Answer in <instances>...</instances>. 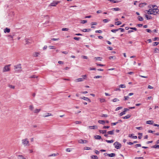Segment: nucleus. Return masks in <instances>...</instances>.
I'll return each instance as SVG.
<instances>
[{
	"mask_svg": "<svg viewBox=\"0 0 159 159\" xmlns=\"http://www.w3.org/2000/svg\"><path fill=\"white\" fill-rule=\"evenodd\" d=\"M22 143L25 146H28L30 145L29 144V141L28 140V139H23L22 140Z\"/></svg>",
	"mask_w": 159,
	"mask_h": 159,
	"instance_id": "obj_3",
	"label": "nucleus"
},
{
	"mask_svg": "<svg viewBox=\"0 0 159 159\" xmlns=\"http://www.w3.org/2000/svg\"><path fill=\"white\" fill-rule=\"evenodd\" d=\"M81 123V122L79 121H76L75 122V123L76 124H80Z\"/></svg>",
	"mask_w": 159,
	"mask_h": 159,
	"instance_id": "obj_53",
	"label": "nucleus"
},
{
	"mask_svg": "<svg viewBox=\"0 0 159 159\" xmlns=\"http://www.w3.org/2000/svg\"><path fill=\"white\" fill-rule=\"evenodd\" d=\"M100 101L101 102H106V100L104 99L103 98H100Z\"/></svg>",
	"mask_w": 159,
	"mask_h": 159,
	"instance_id": "obj_29",
	"label": "nucleus"
},
{
	"mask_svg": "<svg viewBox=\"0 0 159 159\" xmlns=\"http://www.w3.org/2000/svg\"><path fill=\"white\" fill-rule=\"evenodd\" d=\"M94 138L97 139H101L102 140H103L102 139H101V137L98 135H96L94 136Z\"/></svg>",
	"mask_w": 159,
	"mask_h": 159,
	"instance_id": "obj_15",
	"label": "nucleus"
},
{
	"mask_svg": "<svg viewBox=\"0 0 159 159\" xmlns=\"http://www.w3.org/2000/svg\"><path fill=\"white\" fill-rule=\"evenodd\" d=\"M147 3H140L139 4V7H143L144 6L147 5Z\"/></svg>",
	"mask_w": 159,
	"mask_h": 159,
	"instance_id": "obj_10",
	"label": "nucleus"
},
{
	"mask_svg": "<svg viewBox=\"0 0 159 159\" xmlns=\"http://www.w3.org/2000/svg\"><path fill=\"white\" fill-rule=\"evenodd\" d=\"M159 43L158 42H155L153 43V46H157V45Z\"/></svg>",
	"mask_w": 159,
	"mask_h": 159,
	"instance_id": "obj_36",
	"label": "nucleus"
},
{
	"mask_svg": "<svg viewBox=\"0 0 159 159\" xmlns=\"http://www.w3.org/2000/svg\"><path fill=\"white\" fill-rule=\"evenodd\" d=\"M97 22H92L91 23V25H97Z\"/></svg>",
	"mask_w": 159,
	"mask_h": 159,
	"instance_id": "obj_58",
	"label": "nucleus"
},
{
	"mask_svg": "<svg viewBox=\"0 0 159 159\" xmlns=\"http://www.w3.org/2000/svg\"><path fill=\"white\" fill-rule=\"evenodd\" d=\"M80 98L83 99L85 100L89 101V102H91V100L88 98L85 97H80Z\"/></svg>",
	"mask_w": 159,
	"mask_h": 159,
	"instance_id": "obj_8",
	"label": "nucleus"
},
{
	"mask_svg": "<svg viewBox=\"0 0 159 159\" xmlns=\"http://www.w3.org/2000/svg\"><path fill=\"white\" fill-rule=\"evenodd\" d=\"M94 152L97 154H98L99 153V152L97 150H95Z\"/></svg>",
	"mask_w": 159,
	"mask_h": 159,
	"instance_id": "obj_49",
	"label": "nucleus"
},
{
	"mask_svg": "<svg viewBox=\"0 0 159 159\" xmlns=\"http://www.w3.org/2000/svg\"><path fill=\"white\" fill-rule=\"evenodd\" d=\"M103 21L104 22V23H107L108 22V20L107 19H104L103 20Z\"/></svg>",
	"mask_w": 159,
	"mask_h": 159,
	"instance_id": "obj_63",
	"label": "nucleus"
},
{
	"mask_svg": "<svg viewBox=\"0 0 159 159\" xmlns=\"http://www.w3.org/2000/svg\"><path fill=\"white\" fill-rule=\"evenodd\" d=\"M95 32L96 33H102V31L101 30H96Z\"/></svg>",
	"mask_w": 159,
	"mask_h": 159,
	"instance_id": "obj_45",
	"label": "nucleus"
},
{
	"mask_svg": "<svg viewBox=\"0 0 159 159\" xmlns=\"http://www.w3.org/2000/svg\"><path fill=\"white\" fill-rule=\"evenodd\" d=\"M25 40L26 42V44H28L30 43V42L29 41V39H26Z\"/></svg>",
	"mask_w": 159,
	"mask_h": 159,
	"instance_id": "obj_34",
	"label": "nucleus"
},
{
	"mask_svg": "<svg viewBox=\"0 0 159 159\" xmlns=\"http://www.w3.org/2000/svg\"><path fill=\"white\" fill-rule=\"evenodd\" d=\"M99 131L100 133H102V134H105L106 133L107 130H99Z\"/></svg>",
	"mask_w": 159,
	"mask_h": 159,
	"instance_id": "obj_19",
	"label": "nucleus"
},
{
	"mask_svg": "<svg viewBox=\"0 0 159 159\" xmlns=\"http://www.w3.org/2000/svg\"><path fill=\"white\" fill-rule=\"evenodd\" d=\"M138 19L139 21H142L143 20V18L142 17L140 16H138Z\"/></svg>",
	"mask_w": 159,
	"mask_h": 159,
	"instance_id": "obj_27",
	"label": "nucleus"
},
{
	"mask_svg": "<svg viewBox=\"0 0 159 159\" xmlns=\"http://www.w3.org/2000/svg\"><path fill=\"white\" fill-rule=\"evenodd\" d=\"M145 16L147 20H149V17L148 15L147 14H145Z\"/></svg>",
	"mask_w": 159,
	"mask_h": 159,
	"instance_id": "obj_64",
	"label": "nucleus"
},
{
	"mask_svg": "<svg viewBox=\"0 0 159 159\" xmlns=\"http://www.w3.org/2000/svg\"><path fill=\"white\" fill-rule=\"evenodd\" d=\"M107 156L110 157H113L116 156V154L115 153H112L107 154Z\"/></svg>",
	"mask_w": 159,
	"mask_h": 159,
	"instance_id": "obj_13",
	"label": "nucleus"
},
{
	"mask_svg": "<svg viewBox=\"0 0 159 159\" xmlns=\"http://www.w3.org/2000/svg\"><path fill=\"white\" fill-rule=\"evenodd\" d=\"M39 54V53L37 52H35L33 54V56L35 57H37L38 56V55Z\"/></svg>",
	"mask_w": 159,
	"mask_h": 159,
	"instance_id": "obj_30",
	"label": "nucleus"
},
{
	"mask_svg": "<svg viewBox=\"0 0 159 159\" xmlns=\"http://www.w3.org/2000/svg\"><path fill=\"white\" fill-rule=\"evenodd\" d=\"M130 29L134 30L135 31H136L137 30V29L135 27H130Z\"/></svg>",
	"mask_w": 159,
	"mask_h": 159,
	"instance_id": "obj_56",
	"label": "nucleus"
},
{
	"mask_svg": "<svg viewBox=\"0 0 159 159\" xmlns=\"http://www.w3.org/2000/svg\"><path fill=\"white\" fill-rule=\"evenodd\" d=\"M78 142L80 143L84 144L87 143L88 141L87 140H86L80 139L78 140Z\"/></svg>",
	"mask_w": 159,
	"mask_h": 159,
	"instance_id": "obj_6",
	"label": "nucleus"
},
{
	"mask_svg": "<svg viewBox=\"0 0 159 159\" xmlns=\"http://www.w3.org/2000/svg\"><path fill=\"white\" fill-rule=\"evenodd\" d=\"M81 39L80 37H74L73 39L75 40H79Z\"/></svg>",
	"mask_w": 159,
	"mask_h": 159,
	"instance_id": "obj_43",
	"label": "nucleus"
},
{
	"mask_svg": "<svg viewBox=\"0 0 159 159\" xmlns=\"http://www.w3.org/2000/svg\"><path fill=\"white\" fill-rule=\"evenodd\" d=\"M131 116L129 115H127L123 117L122 118L124 119H127L129 118Z\"/></svg>",
	"mask_w": 159,
	"mask_h": 159,
	"instance_id": "obj_21",
	"label": "nucleus"
},
{
	"mask_svg": "<svg viewBox=\"0 0 159 159\" xmlns=\"http://www.w3.org/2000/svg\"><path fill=\"white\" fill-rule=\"evenodd\" d=\"M87 22V21L86 20H81V23L82 24H84L86 23Z\"/></svg>",
	"mask_w": 159,
	"mask_h": 159,
	"instance_id": "obj_47",
	"label": "nucleus"
},
{
	"mask_svg": "<svg viewBox=\"0 0 159 159\" xmlns=\"http://www.w3.org/2000/svg\"><path fill=\"white\" fill-rule=\"evenodd\" d=\"M88 127L91 129H96L98 128V126L96 125L89 126Z\"/></svg>",
	"mask_w": 159,
	"mask_h": 159,
	"instance_id": "obj_9",
	"label": "nucleus"
},
{
	"mask_svg": "<svg viewBox=\"0 0 159 159\" xmlns=\"http://www.w3.org/2000/svg\"><path fill=\"white\" fill-rule=\"evenodd\" d=\"M82 57L83 59H88V57L87 56H82Z\"/></svg>",
	"mask_w": 159,
	"mask_h": 159,
	"instance_id": "obj_62",
	"label": "nucleus"
},
{
	"mask_svg": "<svg viewBox=\"0 0 159 159\" xmlns=\"http://www.w3.org/2000/svg\"><path fill=\"white\" fill-rule=\"evenodd\" d=\"M114 130L108 131L107 132V134H108L113 135L114 134Z\"/></svg>",
	"mask_w": 159,
	"mask_h": 159,
	"instance_id": "obj_17",
	"label": "nucleus"
},
{
	"mask_svg": "<svg viewBox=\"0 0 159 159\" xmlns=\"http://www.w3.org/2000/svg\"><path fill=\"white\" fill-rule=\"evenodd\" d=\"M52 115L51 113H47L45 115L43 116L44 117H46L49 116H52Z\"/></svg>",
	"mask_w": 159,
	"mask_h": 159,
	"instance_id": "obj_23",
	"label": "nucleus"
},
{
	"mask_svg": "<svg viewBox=\"0 0 159 159\" xmlns=\"http://www.w3.org/2000/svg\"><path fill=\"white\" fill-rule=\"evenodd\" d=\"M157 14H159V9H158L157 6L155 5H150V15H156Z\"/></svg>",
	"mask_w": 159,
	"mask_h": 159,
	"instance_id": "obj_1",
	"label": "nucleus"
},
{
	"mask_svg": "<svg viewBox=\"0 0 159 159\" xmlns=\"http://www.w3.org/2000/svg\"><path fill=\"white\" fill-rule=\"evenodd\" d=\"M18 159H26L23 156L21 155L18 156Z\"/></svg>",
	"mask_w": 159,
	"mask_h": 159,
	"instance_id": "obj_20",
	"label": "nucleus"
},
{
	"mask_svg": "<svg viewBox=\"0 0 159 159\" xmlns=\"http://www.w3.org/2000/svg\"><path fill=\"white\" fill-rule=\"evenodd\" d=\"M10 29L8 28H6L5 29H4V32L5 33H9L10 32Z\"/></svg>",
	"mask_w": 159,
	"mask_h": 159,
	"instance_id": "obj_12",
	"label": "nucleus"
},
{
	"mask_svg": "<svg viewBox=\"0 0 159 159\" xmlns=\"http://www.w3.org/2000/svg\"><path fill=\"white\" fill-rule=\"evenodd\" d=\"M96 68H94V67H93V68H92V67H90V68H89V70H96Z\"/></svg>",
	"mask_w": 159,
	"mask_h": 159,
	"instance_id": "obj_61",
	"label": "nucleus"
},
{
	"mask_svg": "<svg viewBox=\"0 0 159 159\" xmlns=\"http://www.w3.org/2000/svg\"><path fill=\"white\" fill-rule=\"evenodd\" d=\"M9 66V65L5 66L3 70V72L9 71L10 70Z\"/></svg>",
	"mask_w": 159,
	"mask_h": 159,
	"instance_id": "obj_5",
	"label": "nucleus"
},
{
	"mask_svg": "<svg viewBox=\"0 0 159 159\" xmlns=\"http://www.w3.org/2000/svg\"><path fill=\"white\" fill-rule=\"evenodd\" d=\"M58 154V153L56 154V153H53L52 155H50L49 156V157H51V156H56Z\"/></svg>",
	"mask_w": 159,
	"mask_h": 159,
	"instance_id": "obj_38",
	"label": "nucleus"
},
{
	"mask_svg": "<svg viewBox=\"0 0 159 159\" xmlns=\"http://www.w3.org/2000/svg\"><path fill=\"white\" fill-rule=\"evenodd\" d=\"M113 145L114 146L115 148L117 149H120L122 147L121 144L117 141L115 142Z\"/></svg>",
	"mask_w": 159,
	"mask_h": 159,
	"instance_id": "obj_2",
	"label": "nucleus"
},
{
	"mask_svg": "<svg viewBox=\"0 0 159 159\" xmlns=\"http://www.w3.org/2000/svg\"><path fill=\"white\" fill-rule=\"evenodd\" d=\"M122 107H118L117 108H116V110L115 111H117L119 110L120 109H121L122 108Z\"/></svg>",
	"mask_w": 159,
	"mask_h": 159,
	"instance_id": "obj_39",
	"label": "nucleus"
},
{
	"mask_svg": "<svg viewBox=\"0 0 159 159\" xmlns=\"http://www.w3.org/2000/svg\"><path fill=\"white\" fill-rule=\"evenodd\" d=\"M40 111V109H36L34 110V113H38V112H39Z\"/></svg>",
	"mask_w": 159,
	"mask_h": 159,
	"instance_id": "obj_28",
	"label": "nucleus"
},
{
	"mask_svg": "<svg viewBox=\"0 0 159 159\" xmlns=\"http://www.w3.org/2000/svg\"><path fill=\"white\" fill-rule=\"evenodd\" d=\"M111 32H112L113 33H115L116 31H118L117 29H115V30H111Z\"/></svg>",
	"mask_w": 159,
	"mask_h": 159,
	"instance_id": "obj_44",
	"label": "nucleus"
},
{
	"mask_svg": "<svg viewBox=\"0 0 159 159\" xmlns=\"http://www.w3.org/2000/svg\"><path fill=\"white\" fill-rule=\"evenodd\" d=\"M96 60H98L99 61H101L102 58L100 57H97L95 58Z\"/></svg>",
	"mask_w": 159,
	"mask_h": 159,
	"instance_id": "obj_35",
	"label": "nucleus"
},
{
	"mask_svg": "<svg viewBox=\"0 0 159 159\" xmlns=\"http://www.w3.org/2000/svg\"><path fill=\"white\" fill-rule=\"evenodd\" d=\"M91 29H84L82 30V31L83 32H89V31H91Z\"/></svg>",
	"mask_w": 159,
	"mask_h": 159,
	"instance_id": "obj_16",
	"label": "nucleus"
},
{
	"mask_svg": "<svg viewBox=\"0 0 159 159\" xmlns=\"http://www.w3.org/2000/svg\"><path fill=\"white\" fill-rule=\"evenodd\" d=\"M119 101V100L117 98H114L112 100V101L113 102H116L118 101Z\"/></svg>",
	"mask_w": 159,
	"mask_h": 159,
	"instance_id": "obj_42",
	"label": "nucleus"
},
{
	"mask_svg": "<svg viewBox=\"0 0 159 159\" xmlns=\"http://www.w3.org/2000/svg\"><path fill=\"white\" fill-rule=\"evenodd\" d=\"M151 148L159 149V145H154L151 146Z\"/></svg>",
	"mask_w": 159,
	"mask_h": 159,
	"instance_id": "obj_22",
	"label": "nucleus"
},
{
	"mask_svg": "<svg viewBox=\"0 0 159 159\" xmlns=\"http://www.w3.org/2000/svg\"><path fill=\"white\" fill-rule=\"evenodd\" d=\"M83 80H83V78H78V79H76L75 80V81L76 82H82V81H83Z\"/></svg>",
	"mask_w": 159,
	"mask_h": 159,
	"instance_id": "obj_11",
	"label": "nucleus"
},
{
	"mask_svg": "<svg viewBox=\"0 0 159 159\" xmlns=\"http://www.w3.org/2000/svg\"><path fill=\"white\" fill-rule=\"evenodd\" d=\"M134 134H129V137L130 138H132L134 139H137V136H133V135H134Z\"/></svg>",
	"mask_w": 159,
	"mask_h": 159,
	"instance_id": "obj_14",
	"label": "nucleus"
},
{
	"mask_svg": "<svg viewBox=\"0 0 159 159\" xmlns=\"http://www.w3.org/2000/svg\"><path fill=\"white\" fill-rule=\"evenodd\" d=\"M68 30L69 29L68 28H64L62 29V31H68Z\"/></svg>",
	"mask_w": 159,
	"mask_h": 159,
	"instance_id": "obj_48",
	"label": "nucleus"
},
{
	"mask_svg": "<svg viewBox=\"0 0 159 159\" xmlns=\"http://www.w3.org/2000/svg\"><path fill=\"white\" fill-rule=\"evenodd\" d=\"M144 13L145 14H149V10H148L145 11H144Z\"/></svg>",
	"mask_w": 159,
	"mask_h": 159,
	"instance_id": "obj_52",
	"label": "nucleus"
},
{
	"mask_svg": "<svg viewBox=\"0 0 159 159\" xmlns=\"http://www.w3.org/2000/svg\"><path fill=\"white\" fill-rule=\"evenodd\" d=\"M118 31L119 30H120L121 32H123L125 31V30L124 29L122 28H119L117 29Z\"/></svg>",
	"mask_w": 159,
	"mask_h": 159,
	"instance_id": "obj_32",
	"label": "nucleus"
},
{
	"mask_svg": "<svg viewBox=\"0 0 159 159\" xmlns=\"http://www.w3.org/2000/svg\"><path fill=\"white\" fill-rule=\"evenodd\" d=\"M98 123L101 124H102L103 125H105V121L103 120H99L98 121Z\"/></svg>",
	"mask_w": 159,
	"mask_h": 159,
	"instance_id": "obj_18",
	"label": "nucleus"
},
{
	"mask_svg": "<svg viewBox=\"0 0 159 159\" xmlns=\"http://www.w3.org/2000/svg\"><path fill=\"white\" fill-rule=\"evenodd\" d=\"M29 109L31 110H32L34 109V107L32 105H30L29 106Z\"/></svg>",
	"mask_w": 159,
	"mask_h": 159,
	"instance_id": "obj_50",
	"label": "nucleus"
},
{
	"mask_svg": "<svg viewBox=\"0 0 159 159\" xmlns=\"http://www.w3.org/2000/svg\"><path fill=\"white\" fill-rule=\"evenodd\" d=\"M50 49H55V48H54V46H49L48 47Z\"/></svg>",
	"mask_w": 159,
	"mask_h": 159,
	"instance_id": "obj_40",
	"label": "nucleus"
},
{
	"mask_svg": "<svg viewBox=\"0 0 159 159\" xmlns=\"http://www.w3.org/2000/svg\"><path fill=\"white\" fill-rule=\"evenodd\" d=\"M106 141L108 143H112L114 142V141L113 139H111L110 140H106Z\"/></svg>",
	"mask_w": 159,
	"mask_h": 159,
	"instance_id": "obj_25",
	"label": "nucleus"
},
{
	"mask_svg": "<svg viewBox=\"0 0 159 159\" xmlns=\"http://www.w3.org/2000/svg\"><path fill=\"white\" fill-rule=\"evenodd\" d=\"M124 100L125 101V100H127L129 98V97L128 96H124Z\"/></svg>",
	"mask_w": 159,
	"mask_h": 159,
	"instance_id": "obj_46",
	"label": "nucleus"
},
{
	"mask_svg": "<svg viewBox=\"0 0 159 159\" xmlns=\"http://www.w3.org/2000/svg\"><path fill=\"white\" fill-rule=\"evenodd\" d=\"M135 147L137 148L138 147H140L141 146V145L140 144H136L135 145Z\"/></svg>",
	"mask_w": 159,
	"mask_h": 159,
	"instance_id": "obj_57",
	"label": "nucleus"
},
{
	"mask_svg": "<svg viewBox=\"0 0 159 159\" xmlns=\"http://www.w3.org/2000/svg\"><path fill=\"white\" fill-rule=\"evenodd\" d=\"M111 9L116 11H118L120 10V9L119 8H113Z\"/></svg>",
	"mask_w": 159,
	"mask_h": 159,
	"instance_id": "obj_37",
	"label": "nucleus"
},
{
	"mask_svg": "<svg viewBox=\"0 0 159 159\" xmlns=\"http://www.w3.org/2000/svg\"><path fill=\"white\" fill-rule=\"evenodd\" d=\"M9 86L10 88H11V89H14L15 88V86L12 85H9Z\"/></svg>",
	"mask_w": 159,
	"mask_h": 159,
	"instance_id": "obj_59",
	"label": "nucleus"
},
{
	"mask_svg": "<svg viewBox=\"0 0 159 159\" xmlns=\"http://www.w3.org/2000/svg\"><path fill=\"white\" fill-rule=\"evenodd\" d=\"M84 149L86 150H91V148L90 147H86L84 148Z\"/></svg>",
	"mask_w": 159,
	"mask_h": 159,
	"instance_id": "obj_41",
	"label": "nucleus"
},
{
	"mask_svg": "<svg viewBox=\"0 0 159 159\" xmlns=\"http://www.w3.org/2000/svg\"><path fill=\"white\" fill-rule=\"evenodd\" d=\"M109 127H110L109 126H104L103 127V129H108V128H109Z\"/></svg>",
	"mask_w": 159,
	"mask_h": 159,
	"instance_id": "obj_60",
	"label": "nucleus"
},
{
	"mask_svg": "<svg viewBox=\"0 0 159 159\" xmlns=\"http://www.w3.org/2000/svg\"><path fill=\"white\" fill-rule=\"evenodd\" d=\"M91 157L92 159H98V157L96 155H92L91 156Z\"/></svg>",
	"mask_w": 159,
	"mask_h": 159,
	"instance_id": "obj_24",
	"label": "nucleus"
},
{
	"mask_svg": "<svg viewBox=\"0 0 159 159\" xmlns=\"http://www.w3.org/2000/svg\"><path fill=\"white\" fill-rule=\"evenodd\" d=\"M119 87L121 88H125L126 86L125 84H121L119 85Z\"/></svg>",
	"mask_w": 159,
	"mask_h": 159,
	"instance_id": "obj_33",
	"label": "nucleus"
},
{
	"mask_svg": "<svg viewBox=\"0 0 159 159\" xmlns=\"http://www.w3.org/2000/svg\"><path fill=\"white\" fill-rule=\"evenodd\" d=\"M59 2L58 1H54L49 5V6H56Z\"/></svg>",
	"mask_w": 159,
	"mask_h": 159,
	"instance_id": "obj_7",
	"label": "nucleus"
},
{
	"mask_svg": "<svg viewBox=\"0 0 159 159\" xmlns=\"http://www.w3.org/2000/svg\"><path fill=\"white\" fill-rule=\"evenodd\" d=\"M15 69L16 71H20L21 70V67L20 64H19L14 66Z\"/></svg>",
	"mask_w": 159,
	"mask_h": 159,
	"instance_id": "obj_4",
	"label": "nucleus"
},
{
	"mask_svg": "<svg viewBox=\"0 0 159 159\" xmlns=\"http://www.w3.org/2000/svg\"><path fill=\"white\" fill-rule=\"evenodd\" d=\"M108 116L107 114H102V116H101V117H107Z\"/></svg>",
	"mask_w": 159,
	"mask_h": 159,
	"instance_id": "obj_55",
	"label": "nucleus"
},
{
	"mask_svg": "<svg viewBox=\"0 0 159 159\" xmlns=\"http://www.w3.org/2000/svg\"><path fill=\"white\" fill-rule=\"evenodd\" d=\"M125 114V112L124 111L122 112H121L119 114V115L120 116H121L122 115Z\"/></svg>",
	"mask_w": 159,
	"mask_h": 159,
	"instance_id": "obj_31",
	"label": "nucleus"
},
{
	"mask_svg": "<svg viewBox=\"0 0 159 159\" xmlns=\"http://www.w3.org/2000/svg\"><path fill=\"white\" fill-rule=\"evenodd\" d=\"M102 77V76H95L94 77V78H101Z\"/></svg>",
	"mask_w": 159,
	"mask_h": 159,
	"instance_id": "obj_54",
	"label": "nucleus"
},
{
	"mask_svg": "<svg viewBox=\"0 0 159 159\" xmlns=\"http://www.w3.org/2000/svg\"><path fill=\"white\" fill-rule=\"evenodd\" d=\"M121 24V22L120 21H117L115 22V24L116 25H119Z\"/></svg>",
	"mask_w": 159,
	"mask_h": 159,
	"instance_id": "obj_26",
	"label": "nucleus"
},
{
	"mask_svg": "<svg viewBox=\"0 0 159 159\" xmlns=\"http://www.w3.org/2000/svg\"><path fill=\"white\" fill-rule=\"evenodd\" d=\"M136 129H139V130H141V129H142L143 128L142 127H136Z\"/></svg>",
	"mask_w": 159,
	"mask_h": 159,
	"instance_id": "obj_51",
	"label": "nucleus"
}]
</instances>
